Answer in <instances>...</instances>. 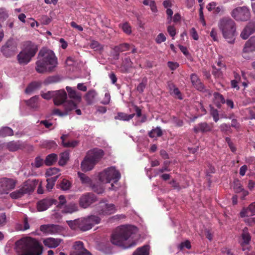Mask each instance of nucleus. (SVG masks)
Segmentation results:
<instances>
[{
	"label": "nucleus",
	"mask_w": 255,
	"mask_h": 255,
	"mask_svg": "<svg viewBox=\"0 0 255 255\" xmlns=\"http://www.w3.org/2000/svg\"><path fill=\"white\" fill-rule=\"evenodd\" d=\"M136 228L131 226H122L117 228L111 236V243L116 246L127 249L135 245L133 240Z\"/></svg>",
	"instance_id": "nucleus-1"
},
{
	"label": "nucleus",
	"mask_w": 255,
	"mask_h": 255,
	"mask_svg": "<svg viewBox=\"0 0 255 255\" xmlns=\"http://www.w3.org/2000/svg\"><path fill=\"white\" fill-rule=\"evenodd\" d=\"M35 64V70L37 73H50L55 70L58 65L57 58L52 50L43 48L38 53Z\"/></svg>",
	"instance_id": "nucleus-2"
},
{
	"label": "nucleus",
	"mask_w": 255,
	"mask_h": 255,
	"mask_svg": "<svg viewBox=\"0 0 255 255\" xmlns=\"http://www.w3.org/2000/svg\"><path fill=\"white\" fill-rule=\"evenodd\" d=\"M16 252L22 253L21 255H40L42 248L39 243L30 237L21 238L15 244Z\"/></svg>",
	"instance_id": "nucleus-3"
},
{
	"label": "nucleus",
	"mask_w": 255,
	"mask_h": 255,
	"mask_svg": "<svg viewBox=\"0 0 255 255\" xmlns=\"http://www.w3.org/2000/svg\"><path fill=\"white\" fill-rule=\"evenodd\" d=\"M218 27L221 31L223 36L229 43L235 42L236 32V24L235 21L229 17L221 18L218 22Z\"/></svg>",
	"instance_id": "nucleus-4"
},
{
	"label": "nucleus",
	"mask_w": 255,
	"mask_h": 255,
	"mask_svg": "<svg viewBox=\"0 0 255 255\" xmlns=\"http://www.w3.org/2000/svg\"><path fill=\"white\" fill-rule=\"evenodd\" d=\"M38 50L37 45L30 41L25 42L22 50L17 55V60L20 65H26L34 57Z\"/></svg>",
	"instance_id": "nucleus-5"
},
{
	"label": "nucleus",
	"mask_w": 255,
	"mask_h": 255,
	"mask_svg": "<svg viewBox=\"0 0 255 255\" xmlns=\"http://www.w3.org/2000/svg\"><path fill=\"white\" fill-rule=\"evenodd\" d=\"M121 178V174L114 166L108 167L99 174V179L103 183H108L111 181L117 183Z\"/></svg>",
	"instance_id": "nucleus-6"
},
{
	"label": "nucleus",
	"mask_w": 255,
	"mask_h": 255,
	"mask_svg": "<svg viewBox=\"0 0 255 255\" xmlns=\"http://www.w3.org/2000/svg\"><path fill=\"white\" fill-rule=\"evenodd\" d=\"M101 219L95 215L89 216L85 218L77 219V228L82 231H87L92 229L96 224L100 223Z\"/></svg>",
	"instance_id": "nucleus-7"
},
{
	"label": "nucleus",
	"mask_w": 255,
	"mask_h": 255,
	"mask_svg": "<svg viewBox=\"0 0 255 255\" xmlns=\"http://www.w3.org/2000/svg\"><path fill=\"white\" fill-rule=\"evenodd\" d=\"M95 210L97 214L100 216L110 215L117 211L115 205L112 203H108L106 199L101 200L96 205Z\"/></svg>",
	"instance_id": "nucleus-8"
},
{
	"label": "nucleus",
	"mask_w": 255,
	"mask_h": 255,
	"mask_svg": "<svg viewBox=\"0 0 255 255\" xmlns=\"http://www.w3.org/2000/svg\"><path fill=\"white\" fill-rule=\"evenodd\" d=\"M231 15L238 21H246L251 17L250 9L245 6L234 8L232 11Z\"/></svg>",
	"instance_id": "nucleus-9"
},
{
	"label": "nucleus",
	"mask_w": 255,
	"mask_h": 255,
	"mask_svg": "<svg viewBox=\"0 0 255 255\" xmlns=\"http://www.w3.org/2000/svg\"><path fill=\"white\" fill-rule=\"evenodd\" d=\"M17 50V44L12 38L8 39L0 50L2 55L6 58H10L15 55Z\"/></svg>",
	"instance_id": "nucleus-10"
},
{
	"label": "nucleus",
	"mask_w": 255,
	"mask_h": 255,
	"mask_svg": "<svg viewBox=\"0 0 255 255\" xmlns=\"http://www.w3.org/2000/svg\"><path fill=\"white\" fill-rule=\"evenodd\" d=\"M16 181L10 178L0 179V194H7L9 190L14 188Z\"/></svg>",
	"instance_id": "nucleus-11"
},
{
	"label": "nucleus",
	"mask_w": 255,
	"mask_h": 255,
	"mask_svg": "<svg viewBox=\"0 0 255 255\" xmlns=\"http://www.w3.org/2000/svg\"><path fill=\"white\" fill-rule=\"evenodd\" d=\"M97 201V198L95 195L92 193H86L80 197L79 204L81 207L87 208Z\"/></svg>",
	"instance_id": "nucleus-12"
},
{
	"label": "nucleus",
	"mask_w": 255,
	"mask_h": 255,
	"mask_svg": "<svg viewBox=\"0 0 255 255\" xmlns=\"http://www.w3.org/2000/svg\"><path fill=\"white\" fill-rule=\"evenodd\" d=\"M216 63L217 66L215 65L212 66L213 69L212 74L216 78L222 77L223 75V72L226 70V64L221 59H219Z\"/></svg>",
	"instance_id": "nucleus-13"
},
{
	"label": "nucleus",
	"mask_w": 255,
	"mask_h": 255,
	"mask_svg": "<svg viewBox=\"0 0 255 255\" xmlns=\"http://www.w3.org/2000/svg\"><path fill=\"white\" fill-rule=\"evenodd\" d=\"M104 154L103 150L96 148L89 150L86 153V156L97 164L103 157Z\"/></svg>",
	"instance_id": "nucleus-14"
},
{
	"label": "nucleus",
	"mask_w": 255,
	"mask_h": 255,
	"mask_svg": "<svg viewBox=\"0 0 255 255\" xmlns=\"http://www.w3.org/2000/svg\"><path fill=\"white\" fill-rule=\"evenodd\" d=\"M57 201L52 198H45L39 201L37 203V209L41 212L46 210L52 205H56Z\"/></svg>",
	"instance_id": "nucleus-15"
},
{
	"label": "nucleus",
	"mask_w": 255,
	"mask_h": 255,
	"mask_svg": "<svg viewBox=\"0 0 255 255\" xmlns=\"http://www.w3.org/2000/svg\"><path fill=\"white\" fill-rule=\"evenodd\" d=\"M255 32V22L250 21L246 25L242 31L240 36L243 39H247Z\"/></svg>",
	"instance_id": "nucleus-16"
},
{
	"label": "nucleus",
	"mask_w": 255,
	"mask_h": 255,
	"mask_svg": "<svg viewBox=\"0 0 255 255\" xmlns=\"http://www.w3.org/2000/svg\"><path fill=\"white\" fill-rule=\"evenodd\" d=\"M40 230L47 234H55L61 231V227L58 225H43L40 227Z\"/></svg>",
	"instance_id": "nucleus-17"
},
{
	"label": "nucleus",
	"mask_w": 255,
	"mask_h": 255,
	"mask_svg": "<svg viewBox=\"0 0 255 255\" xmlns=\"http://www.w3.org/2000/svg\"><path fill=\"white\" fill-rule=\"evenodd\" d=\"M96 164L86 155L81 163V168L83 171L87 172L93 169Z\"/></svg>",
	"instance_id": "nucleus-18"
},
{
	"label": "nucleus",
	"mask_w": 255,
	"mask_h": 255,
	"mask_svg": "<svg viewBox=\"0 0 255 255\" xmlns=\"http://www.w3.org/2000/svg\"><path fill=\"white\" fill-rule=\"evenodd\" d=\"M56 92V95L54 97V103L56 106L63 104L67 99V94L64 90H59Z\"/></svg>",
	"instance_id": "nucleus-19"
},
{
	"label": "nucleus",
	"mask_w": 255,
	"mask_h": 255,
	"mask_svg": "<svg viewBox=\"0 0 255 255\" xmlns=\"http://www.w3.org/2000/svg\"><path fill=\"white\" fill-rule=\"evenodd\" d=\"M190 79L192 85L197 90L201 92L206 91L205 86L196 74H192L190 76Z\"/></svg>",
	"instance_id": "nucleus-20"
},
{
	"label": "nucleus",
	"mask_w": 255,
	"mask_h": 255,
	"mask_svg": "<svg viewBox=\"0 0 255 255\" xmlns=\"http://www.w3.org/2000/svg\"><path fill=\"white\" fill-rule=\"evenodd\" d=\"M38 182L36 179H28L26 181L22 186L25 193L27 194L33 192L37 185Z\"/></svg>",
	"instance_id": "nucleus-21"
},
{
	"label": "nucleus",
	"mask_w": 255,
	"mask_h": 255,
	"mask_svg": "<svg viewBox=\"0 0 255 255\" xmlns=\"http://www.w3.org/2000/svg\"><path fill=\"white\" fill-rule=\"evenodd\" d=\"M255 215V202L251 203L248 208H243L240 212V216L244 218Z\"/></svg>",
	"instance_id": "nucleus-22"
},
{
	"label": "nucleus",
	"mask_w": 255,
	"mask_h": 255,
	"mask_svg": "<svg viewBox=\"0 0 255 255\" xmlns=\"http://www.w3.org/2000/svg\"><path fill=\"white\" fill-rule=\"evenodd\" d=\"M255 51V36L251 37L245 43L243 51L249 53Z\"/></svg>",
	"instance_id": "nucleus-23"
},
{
	"label": "nucleus",
	"mask_w": 255,
	"mask_h": 255,
	"mask_svg": "<svg viewBox=\"0 0 255 255\" xmlns=\"http://www.w3.org/2000/svg\"><path fill=\"white\" fill-rule=\"evenodd\" d=\"M242 237L243 239V242L241 243L242 249L243 251H246L249 249L248 245L249 244L251 239L250 234L247 232V228H246L243 230Z\"/></svg>",
	"instance_id": "nucleus-24"
},
{
	"label": "nucleus",
	"mask_w": 255,
	"mask_h": 255,
	"mask_svg": "<svg viewBox=\"0 0 255 255\" xmlns=\"http://www.w3.org/2000/svg\"><path fill=\"white\" fill-rule=\"evenodd\" d=\"M69 136V134H62L60 137L62 140V144L64 147H72L77 146L79 143V141L74 140L72 141H66L67 138Z\"/></svg>",
	"instance_id": "nucleus-25"
},
{
	"label": "nucleus",
	"mask_w": 255,
	"mask_h": 255,
	"mask_svg": "<svg viewBox=\"0 0 255 255\" xmlns=\"http://www.w3.org/2000/svg\"><path fill=\"white\" fill-rule=\"evenodd\" d=\"M66 89L70 98L76 102H80L82 99L81 94L73 89L71 87L67 86Z\"/></svg>",
	"instance_id": "nucleus-26"
},
{
	"label": "nucleus",
	"mask_w": 255,
	"mask_h": 255,
	"mask_svg": "<svg viewBox=\"0 0 255 255\" xmlns=\"http://www.w3.org/2000/svg\"><path fill=\"white\" fill-rule=\"evenodd\" d=\"M193 130L195 133L206 132L211 130V127L206 122L201 123L194 127Z\"/></svg>",
	"instance_id": "nucleus-27"
},
{
	"label": "nucleus",
	"mask_w": 255,
	"mask_h": 255,
	"mask_svg": "<svg viewBox=\"0 0 255 255\" xmlns=\"http://www.w3.org/2000/svg\"><path fill=\"white\" fill-rule=\"evenodd\" d=\"M61 241L59 239L49 238L44 240L43 243L45 246L49 248H55L59 245Z\"/></svg>",
	"instance_id": "nucleus-28"
},
{
	"label": "nucleus",
	"mask_w": 255,
	"mask_h": 255,
	"mask_svg": "<svg viewBox=\"0 0 255 255\" xmlns=\"http://www.w3.org/2000/svg\"><path fill=\"white\" fill-rule=\"evenodd\" d=\"M78 210V207L77 204L73 202L65 205L64 209L62 210V213L64 214H72L73 212Z\"/></svg>",
	"instance_id": "nucleus-29"
},
{
	"label": "nucleus",
	"mask_w": 255,
	"mask_h": 255,
	"mask_svg": "<svg viewBox=\"0 0 255 255\" xmlns=\"http://www.w3.org/2000/svg\"><path fill=\"white\" fill-rule=\"evenodd\" d=\"M6 148L10 151H15L22 147V144L20 141H11L6 143Z\"/></svg>",
	"instance_id": "nucleus-30"
},
{
	"label": "nucleus",
	"mask_w": 255,
	"mask_h": 255,
	"mask_svg": "<svg viewBox=\"0 0 255 255\" xmlns=\"http://www.w3.org/2000/svg\"><path fill=\"white\" fill-rule=\"evenodd\" d=\"M103 182H97L95 183H92L90 187L92 190L99 194H102L105 191V188L104 187Z\"/></svg>",
	"instance_id": "nucleus-31"
},
{
	"label": "nucleus",
	"mask_w": 255,
	"mask_h": 255,
	"mask_svg": "<svg viewBox=\"0 0 255 255\" xmlns=\"http://www.w3.org/2000/svg\"><path fill=\"white\" fill-rule=\"evenodd\" d=\"M96 96L97 93L95 90H91L89 91L85 96V99L87 104H92Z\"/></svg>",
	"instance_id": "nucleus-32"
},
{
	"label": "nucleus",
	"mask_w": 255,
	"mask_h": 255,
	"mask_svg": "<svg viewBox=\"0 0 255 255\" xmlns=\"http://www.w3.org/2000/svg\"><path fill=\"white\" fill-rule=\"evenodd\" d=\"M214 103L216 106L220 108L222 104H224L226 101L224 98L223 95L218 92H215L214 93Z\"/></svg>",
	"instance_id": "nucleus-33"
},
{
	"label": "nucleus",
	"mask_w": 255,
	"mask_h": 255,
	"mask_svg": "<svg viewBox=\"0 0 255 255\" xmlns=\"http://www.w3.org/2000/svg\"><path fill=\"white\" fill-rule=\"evenodd\" d=\"M63 106L64 108V112H67V115L69 114L70 112L72 110L76 109L77 105L72 101H65Z\"/></svg>",
	"instance_id": "nucleus-34"
},
{
	"label": "nucleus",
	"mask_w": 255,
	"mask_h": 255,
	"mask_svg": "<svg viewBox=\"0 0 255 255\" xmlns=\"http://www.w3.org/2000/svg\"><path fill=\"white\" fill-rule=\"evenodd\" d=\"M39 97L35 96L31 98L29 100L26 101V105L30 107V108L36 110L38 108V100Z\"/></svg>",
	"instance_id": "nucleus-35"
},
{
	"label": "nucleus",
	"mask_w": 255,
	"mask_h": 255,
	"mask_svg": "<svg viewBox=\"0 0 255 255\" xmlns=\"http://www.w3.org/2000/svg\"><path fill=\"white\" fill-rule=\"evenodd\" d=\"M134 115V114L128 115L124 113L119 112L118 113L117 116L115 117V119L128 121L132 119Z\"/></svg>",
	"instance_id": "nucleus-36"
},
{
	"label": "nucleus",
	"mask_w": 255,
	"mask_h": 255,
	"mask_svg": "<svg viewBox=\"0 0 255 255\" xmlns=\"http://www.w3.org/2000/svg\"><path fill=\"white\" fill-rule=\"evenodd\" d=\"M77 174L82 184L88 185L90 187L92 183L91 179L84 173L78 172Z\"/></svg>",
	"instance_id": "nucleus-37"
},
{
	"label": "nucleus",
	"mask_w": 255,
	"mask_h": 255,
	"mask_svg": "<svg viewBox=\"0 0 255 255\" xmlns=\"http://www.w3.org/2000/svg\"><path fill=\"white\" fill-rule=\"evenodd\" d=\"M149 247L147 245L143 246L137 248L132 254V255H149Z\"/></svg>",
	"instance_id": "nucleus-38"
},
{
	"label": "nucleus",
	"mask_w": 255,
	"mask_h": 255,
	"mask_svg": "<svg viewBox=\"0 0 255 255\" xmlns=\"http://www.w3.org/2000/svg\"><path fill=\"white\" fill-rule=\"evenodd\" d=\"M69 153L68 151H65L63 152H62L60 154V159L58 161V164L60 166L65 165L67 162L69 160Z\"/></svg>",
	"instance_id": "nucleus-39"
},
{
	"label": "nucleus",
	"mask_w": 255,
	"mask_h": 255,
	"mask_svg": "<svg viewBox=\"0 0 255 255\" xmlns=\"http://www.w3.org/2000/svg\"><path fill=\"white\" fill-rule=\"evenodd\" d=\"M57 159V155L55 153L48 154L44 160L45 164L47 166H50L56 162Z\"/></svg>",
	"instance_id": "nucleus-40"
},
{
	"label": "nucleus",
	"mask_w": 255,
	"mask_h": 255,
	"mask_svg": "<svg viewBox=\"0 0 255 255\" xmlns=\"http://www.w3.org/2000/svg\"><path fill=\"white\" fill-rule=\"evenodd\" d=\"M73 248L75 251L72 253L74 255H77L79 252H83V250H86L84 247V245L81 241H76L74 243Z\"/></svg>",
	"instance_id": "nucleus-41"
},
{
	"label": "nucleus",
	"mask_w": 255,
	"mask_h": 255,
	"mask_svg": "<svg viewBox=\"0 0 255 255\" xmlns=\"http://www.w3.org/2000/svg\"><path fill=\"white\" fill-rule=\"evenodd\" d=\"M13 135V130L8 127H3L0 129V136L5 137Z\"/></svg>",
	"instance_id": "nucleus-42"
},
{
	"label": "nucleus",
	"mask_w": 255,
	"mask_h": 255,
	"mask_svg": "<svg viewBox=\"0 0 255 255\" xmlns=\"http://www.w3.org/2000/svg\"><path fill=\"white\" fill-rule=\"evenodd\" d=\"M26 194L24 190L23 187H22L21 188L18 190H16L10 194V196L12 199H18L19 198L21 197L24 194Z\"/></svg>",
	"instance_id": "nucleus-43"
},
{
	"label": "nucleus",
	"mask_w": 255,
	"mask_h": 255,
	"mask_svg": "<svg viewBox=\"0 0 255 255\" xmlns=\"http://www.w3.org/2000/svg\"><path fill=\"white\" fill-rule=\"evenodd\" d=\"M60 81V78L58 75L50 76L45 79L44 83L45 85L55 83Z\"/></svg>",
	"instance_id": "nucleus-44"
},
{
	"label": "nucleus",
	"mask_w": 255,
	"mask_h": 255,
	"mask_svg": "<svg viewBox=\"0 0 255 255\" xmlns=\"http://www.w3.org/2000/svg\"><path fill=\"white\" fill-rule=\"evenodd\" d=\"M129 45L128 43H123L119 45L115 46L114 50L115 53H120L128 50Z\"/></svg>",
	"instance_id": "nucleus-45"
},
{
	"label": "nucleus",
	"mask_w": 255,
	"mask_h": 255,
	"mask_svg": "<svg viewBox=\"0 0 255 255\" xmlns=\"http://www.w3.org/2000/svg\"><path fill=\"white\" fill-rule=\"evenodd\" d=\"M162 131L160 127H157L154 129H152L148 133V135L151 138L156 136L159 137L162 135Z\"/></svg>",
	"instance_id": "nucleus-46"
},
{
	"label": "nucleus",
	"mask_w": 255,
	"mask_h": 255,
	"mask_svg": "<svg viewBox=\"0 0 255 255\" xmlns=\"http://www.w3.org/2000/svg\"><path fill=\"white\" fill-rule=\"evenodd\" d=\"M40 83L36 82H33L30 83L27 87L26 88L25 92L26 93L28 94L36 90L40 86Z\"/></svg>",
	"instance_id": "nucleus-47"
},
{
	"label": "nucleus",
	"mask_w": 255,
	"mask_h": 255,
	"mask_svg": "<svg viewBox=\"0 0 255 255\" xmlns=\"http://www.w3.org/2000/svg\"><path fill=\"white\" fill-rule=\"evenodd\" d=\"M132 62L131 61L130 58L129 57H125L122 63V65L124 66L126 70H128L130 68L132 67Z\"/></svg>",
	"instance_id": "nucleus-48"
},
{
	"label": "nucleus",
	"mask_w": 255,
	"mask_h": 255,
	"mask_svg": "<svg viewBox=\"0 0 255 255\" xmlns=\"http://www.w3.org/2000/svg\"><path fill=\"white\" fill-rule=\"evenodd\" d=\"M59 186L62 190H67L70 189L71 184L68 180L63 179L60 183Z\"/></svg>",
	"instance_id": "nucleus-49"
},
{
	"label": "nucleus",
	"mask_w": 255,
	"mask_h": 255,
	"mask_svg": "<svg viewBox=\"0 0 255 255\" xmlns=\"http://www.w3.org/2000/svg\"><path fill=\"white\" fill-rule=\"evenodd\" d=\"M220 128L221 131L225 134H228V132L231 133L232 131L231 126L225 123L221 125Z\"/></svg>",
	"instance_id": "nucleus-50"
},
{
	"label": "nucleus",
	"mask_w": 255,
	"mask_h": 255,
	"mask_svg": "<svg viewBox=\"0 0 255 255\" xmlns=\"http://www.w3.org/2000/svg\"><path fill=\"white\" fill-rule=\"evenodd\" d=\"M177 247L180 251H182L184 248L190 249L191 248V245L190 242L189 240H186L185 242L181 243L178 245Z\"/></svg>",
	"instance_id": "nucleus-51"
},
{
	"label": "nucleus",
	"mask_w": 255,
	"mask_h": 255,
	"mask_svg": "<svg viewBox=\"0 0 255 255\" xmlns=\"http://www.w3.org/2000/svg\"><path fill=\"white\" fill-rule=\"evenodd\" d=\"M43 164V160L39 156H37L35 158L34 162L31 163L32 166L36 168L41 167Z\"/></svg>",
	"instance_id": "nucleus-52"
},
{
	"label": "nucleus",
	"mask_w": 255,
	"mask_h": 255,
	"mask_svg": "<svg viewBox=\"0 0 255 255\" xmlns=\"http://www.w3.org/2000/svg\"><path fill=\"white\" fill-rule=\"evenodd\" d=\"M90 46L91 48L94 49L95 50H101L103 49V46L100 45L98 41L95 40H93L91 42Z\"/></svg>",
	"instance_id": "nucleus-53"
},
{
	"label": "nucleus",
	"mask_w": 255,
	"mask_h": 255,
	"mask_svg": "<svg viewBox=\"0 0 255 255\" xmlns=\"http://www.w3.org/2000/svg\"><path fill=\"white\" fill-rule=\"evenodd\" d=\"M146 82L147 79H143L142 82L137 86L136 90L140 93H142L143 92L146 85Z\"/></svg>",
	"instance_id": "nucleus-54"
},
{
	"label": "nucleus",
	"mask_w": 255,
	"mask_h": 255,
	"mask_svg": "<svg viewBox=\"0 0 255 255\" xmlns=\"http://www.w3.org/2000/svg\"><path fill=\"white\" fill-rule=\"evenodd\" d=\"M56 95L55 91H48L47 93L41 94V97L46 100H49L51 98H53Z\"/></svg>",
	"instance_id": "nucleus-55"
},
{
	"label": "nucleus",
	"mask_w": 255,
	"mask_h": 255,
	"mask_svg": "<svg viewBox=\"0 0 255 255\" xmlns=\"http://www.w3.org/2000/svg\"><path fill=\"white\" fill-rule=\"evenodd\" d=\"M59 172V169L57 168H50L46 171L45 174L47 176H52L55 174H57Z\"/></svg>",
	"instance_id": "nucleus-56"
},
{
	"label": "nucleus",
	"mask_w": 255,
	"mask_h": 255,
	"mask_svg": "<svg viewBox=\"0 0 255 255\" xmlns=\"http://www.w3.org/2000/svg\"><path fill=\"white\" fill-rule=\"evenodd\" d=\"M44 146L46 148L49 149L55 148L57 145L56 143L53 140H49L45 141Z\"/></svg>",
	"instance_id": "nucleus-57"
},
{
	"label": "nucleus",
	"mask_w": 255,
	"mask_h": 255,
	"mask_svg": "<svg viewBox=\"0 0 255 255\" xmlns=\"http://www.w3.org/2000/svg\"><path fill=\"white\" fill-rule=\"evenodd\" d=\"M243 189L241 183L238 181L234 182V190L236 193H240Z\"/></svg>",
	"instance_id": "nucleus-58"
},
{
	"label": "nucleus",
	"mask_w": 255,
	"mask_h": 255,
	"mask_svg": "<svg viewBox=\"0 0 255 255\" xmlns=\"http://www.w3.org/2000/svg\"><path fill=\"white\" fill-rule=\"evenodd\" d=\"M166 39L165 36L162 33H160L157 36L155 41L157 43L160 44L165 41Z\"/></svg>",
	"instance_id": "nucleus-59"
},
{
	"label": "nucleus",
	"mask_w": 255,
	"mask_h": 255,
	"mask_svg": "<svg viewBox=\"0 0 255 255\" xmlns=\"http://www.w3.org/2000/svg\"><path fill=\"white\" fill-rule=\"evenodd\" d=\"M8 17V13L5 9L0 8V19L4 20Z\"/></svg>",
	"instance_id": "nucleus-60"
},
{
	"label": "nucleus",
	"mask_w": 255,
	"mask_h": 255,
	"mask_svg": "<svg viewBox=\"0 0 255 255\" xmlns=\"http://www.w3.org/2000/svg\"><path fill=\"white\" fill-rule=\"evenodd\" d=\"M211 114L213 118L214 121L217 122L219 120V114L217 110L211 109Z\"/></svg>",
	"instance_id": "nucleus-61"
},
{
	"label": "nucleus",
	"mask_w": 255,
	"mask_h": 255,
	"mask_svg": "<svg viewBox=\"0 0 255 255\" xmlns=\"http://www.w3.org/2000/svg\"><path fill=\"white\" fill-rule=\"evenodd\" d=\"M52 115H58L60 117H63V116H67V112H64V111L63 112H61L59 109H54L52 111Z\"/></svg>",
	"instance_id": "nucleus-62"
},
{
	"label": "nucleus",
	"mask_w": 255,
	"mask_h": 255,
	"mask_svg": "<svg viewBox=\"0 0 255 255\" xmlns=\"http://www.w3.org/2000/svg\"><path fill=\"white\" fill-rule=\"evenodd\" d=\"M122 28L124 31L128 34L131 32V27L128 23L123 24Z\"/></svg>",
	"instance_id": "nucleus-63"
},
{
	"label": "nucleus",
	"mask_w": 255,
	"mask_h": 255,
	"mask_svg": "<svg viewBox=\"0 0 255 255\" xmlns=\"http://www.w3.org/2000/svg\"><path fill=\"white\" fill-rule=\"evenodd\" d=\"M110 100L111 97L110 94L106 93L105 95L104 98L101 102V103L104 105H108L110 103Z\"/></svg>",
	"instance_id": "nucleus-64"
}]
</instances>
